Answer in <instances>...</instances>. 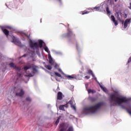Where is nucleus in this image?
<instances>
[{"mask_svg": "<svg viewBox=\"0 0 131 131\" xmlns=\"http://www.w3.org/2000/svg\"><path fill=\"white\" fill-rule=\"evenodd\" d=\"M116 14L117 15V19H118V20H119V21H121V19L119 17V14L118 13V12H117Z\"/></svg>", "mask_w": 131, "mask_h": 131, "instance_id": "27", "label": "nucleus"}, {"mask_svg": "<svg viewBox=\"0 0 131 131\" xmlns=\"http://www.w3.org/2000/svg\"><path fill=\"white\" fill-rule=\"evenodd\" d=\"M126 111L128 112V113L131 115V106H129V109L126 108Z\"/></svg>", "mask_w": 131, "mask_h": 131, "instance_id": "24", "label": "nucleus"}, {"mask_svg": "<svg viewBox=\"0 0 131 131\" xmlns=\"http://www.w3.org/2000/svg\"><path fill=\"white\" fill-rule=\"evenodd\" d=\"M91 12L92 11L85 10L84 11H81L80 13L81 14V15H85V14H89L91 13Z\"/></svg>", "mask_w": 131, "mask_h": 131, "instance_id": "18", "label": "nucleus"}, {"mask_svg": "<svg viewBox=\"0 0 131 131\" xmlns=\"http://www.w3.org/2000/svg\"><path fill=\"white\" fill-rule=\"evenodd\" d=\"M27 55L26 54H24V55L22 56V57H26Z\"/></svg>", "mask_w": 131, "mask_h": 131, "instance_id": "40", "label": "nucleus"}, {"mask_svg": "<svg viewBox=\"0 0 131 131\" xmlns=\"http://www.w3.org/2000/svg\"><path fill=\"white\" fill-rule=\"evenodd\" d=\"M130 6L129 7V9H130V10H131V3L129 4Z\"/></svg>", "mask_w": 131, "mask_h": 131, "instance_id": "39", "label": "nucleus"}, {"mask_svg": "<svg viewBox=\"0 0 131 131\" xmlns=\"http://www.w3.org/2000/svg\"><path fill=\"white\" fill-rule=\"evenodd\" d=\"M54 74L56 76H58V77H61L62 76H61V74H60L59 73L55 72H54Z\"/></svg>", "mask_w": 131, "mask_h": 131, "instance_id": "25", "label": "nucleus"}, {"mask_svg": "<svg viewBox=\"0 0 131 131\" xmlns=\"http://www.w3.org/2000/svg\"><path fill=\"white\" fill-rule=\"evenodd\" d=\"M131 99H127L125 97H118L115 93L111 95L110 97L111 106H116L117 104L118 105H121L122 103H126V102H128Z\"/></svg>", "mask_w": 131, "mask_h": 131, "instance_id": "1", "label": "nucleus"}, {"mask_svg": "<svg viewBox=\"0 0 131 131\" xmlns=\"http://www.w3.org/2000/svg\"><path fill=\"white\" fill-rule=\"evenodd\" d=\"M59 131H66V127H65V124L63 123H62L59 125Z\"/></svg>", "mask_w": 131, "mask_h": 131, "instance_id": "8", "label": "nucleus"}, {"mask_svg": "<svg viewBox=\"0 0 131 131\" xmlns=\"http://www.w3.org/2000/svg\"><path fill=\"white\" fill-rule=\"evenodd\" d=\"M88 93L90 94V93H93V90H88Z\"/></svg>", "mask_w": 131, "mask_h": 131, "instance_id": "36", "label": "nucleus"}, {"mask_svg": "<svg viewBox=\"0 0 131 131\" xmlns=\"http://www.w3.org/2000/svg\"><path fill=\"white\" fill-rule=\"evenodd\" d=\"M63 94L62 92H59L57 93V100H62L63 99Z\"/></svg>", "mask_w": 131, "mask_h": 131, "instance_id": "12", "label": "nucleus"}, {"mask_svg": "<svg viewBox=\"0 0 131 131\" xmlns=\"http://www.w3.org/2000/svg\"><path fill=\"white\" fill-rule=\"evenodd\" d=\"M58 71H59V72H62V70H61V69H59Z\"/></svg>", "mask_w": 131, "mask_h": 131, "instance_id": "38", "label": "nucleus"}, {"mask_svg": "<svg viewBox=\"0 0 131 131\" xmlns=\"http://www.w3.org/2000/svg\"><path fill=\"white\" fill-rule=\"evenodd\" d=\"M9 66L11 68H14V69H15L16 70H18V71H21V68L18 67L17 66L15 65V63L13 62H11L9 63Z\"/></svg>", "mask_w": 131, "mask_h": 131, "instance_id": "5", "label": "nucleus"}, {"mask_svg": "<svg viewBox=\"0 0 131 131\" xmlns=\"http://www.w3.org/2000/svg\"><path fill=\"white\" fill-rule=\"evenodd\" d=\"M100 88L102 89V90H103V91H104V92L106 91V88L103 87L102 85H100Z\"/></svg>", "mask_w": 131, "mask_h": 131, "instance_id": "32", "label": "nucleus"}, {"mask_svg": "<svg viewBox=\"0 0 131 131\" xmlns=\"http://www.w3.org/2000/svg\"><path fill=\"white\" fill-rule=\"evenodd\" d=\"M77 47H78V45H77Z\"/></svg>", "mask_w": 131, "mask_h": 131, "instance_id": "45", "label": "nucleus"}, {"mask_svg": "<svg viewBox=\"0 0 131 131\" xmlns=\"http://www.w3.org/2000/svg\"><path fill=\"white\" fill-rule=\"evenodd\" d=\"M85 78H86V79H90V78H91V77L90 76H85Z\"/></svg>", "mask_w": 131, "mask_h": 131, "instance_id": "34", "label": "nucleus"}, {"mask_svg": "<svg viewBox=\"0 0 131 131\" xmlns=\"http://www.w3.org/2000/svg\"><path fill=\"white\" fill-rule=\"evenodd\" d=\"M111 19L116 26H117V25H118V22H117V20H115V17L113 15H111Z\"/></svg>", "mask_w": 131, "mask_h": 131, "instance_id": "11", "label": "nucleus"}, {"mask_svg": "<svg viewBox=\"0 0 131 131\" xmlns=\"http://www.w3.org/2000/svg\"><path fill=\"white\" fill-rule=\"evenodd\" d=\"M73 35V32L70 31L67 33L66 35L63 36V37H70V36H72Z\"/></svg>", "mask_w": 131, "mask_h": 131, "instance_id": "15", "label": "nucleus"}, {"mask_svg": "<svg viewBox=\"0 0 131 131\" xmlns=\"http://www.w3.org/2000/svg\"><path fill=\"white\" fill-rule=\"evenodd\" d=\"M55 68H57V64H56L55 66H54Z\"/></svg>", "mask_w": 131, "mask_h": 131, "instance_id": "41", "label": "nucleus"}, {"mask_svg": "<svg viewBox=\"0 0 131 131\" xmlns=\"http://www.w3.org/2000/svg\"><path fill=\"white\" fill-rule=\"evenodd\" d=\"M24 91L21 89L20 90V93H16V96H18L19 97H22L24 95Z\"/></svg>", "mask_w": 131, "mask_h": 131, "instance_id": "16", "label": "nucleus"}, {"mask_svg": "<svg viewBox=\"0 0 131 131\" xmlns=\"http://www.w3.org/2000/svg\"><path fill=\"white\" fill-rule=\"evenodd\" d=\"M49 63L51 65H54V61H53V58L51 56H49Z\"/></svg>", "mask_w": 131, "mask_h": 131, "instance_id": "19", "label": "nucleus"}, {"mask_svg": "<svg viewBox=\"0 0 131 131\" xmlns=\"http://www.w3.org/2000/svg\"><path fill=\"white\" fill-rule=\"evenodd\" d=\"M45 67L47 68V69H48V70H52V66L50 65H45Z\"/></svg>", "mask_w": 131, "mask_h": 131, "instance_id": "20", "label": "nucleus"}, {"mask_svg": "<svg viewBox=\"0 0 131 131\" xmlns=\"http://www.w3.org/2000/svg\"><path fill=\"white\" fill-rule=\"evenodd\" d=\"M66 78L68 79H73L75 78V77L70 76V75H68V76H66Z\"/></svg>", "mask_w": 131, "mask_h": 131, "instance_id": "21", "label": "nucleus"}, {"mask_svg": "<svg viewBox=\"0 0 131 131\" xmlns=\"http://www.w3.org/2000/svg\"><path fill=\"white\" fill-rule=\"evenodd\" d=\"M89 10V11H90V9H88Z\"/></svg>", "mask_w": 131, "mask_h": 131, "instance_id": "46", "label": "nucleus"}, {"mask_svg": "<svg viewBox=\"0 0 131 131\" xmlns=\"http://www.w3.org/2000/svg\"><path fill=\"white\" fill-rule=\"evenodd\" d=\"M129 23H130V19H126L124 23V28H126Z\"/></svg>", "mask_w": 131, "mask_h": 131, "instance_id": "10", "label": "nucleus"}, {"mask_svg": "<svg viewBox=\"0 0 131 131\" xmlns=\"http://www.w3.org/2000/svg\"><path fill=\"white\" fill-rule=\"evenodd\" d=\"M60 3H61V0H58Z\"/></svg>", "mask_w": 131, "mask_h": 131, "instance_id": "43", "label": "nucleus"}, {"mask_svg": "<svg viewBox=\"0 0 131 131\" xmlns=\"http://www.w3.org/2000/svg\"><path fill=\"white\" fill-rule=\"evenodd\" d=\"M88 74L92 75V76L94 78V79L97 81V78L95 77V74H94V73H93V71L91 70H88Z\"/></svg>", "mask_w": 131, "mask_h": 131, "instance_id": "13", "label": "nucleus"}, {"mask_svg": "<svg viewBox=\"0 0 131 131\" xmlns=\"http://www.w3.org/2000/svg\"><path fill=\"white\" fill-rule=\"evenodd\" d=\"M131 62V56L129 57V58L128 60L127 63H129Z\"/></svg>", "mask_w": 131, "mask_h": 131, "instance_id": "33", "label": "nucleus"}, {"mask_svg": "<svg viewBox=\"0 0 131 131\" xmlns=\"http://www.w3.org/2000/svg\"><path fill=\"white\" fill-rule=\"evenodd\" d=\"M30 47L31 49H36V50H38V48H39V46L37 42L34 43L32 41H30Z\"/></svg>", "mask_w": 131, "mask_h": 131, "instance_id": "4", "label": "nucleus"}, {"mask_svg": "<svg viewBox=\"0 0 131 131\" xmlns=\"http://www.w3.org/2000/svg\"><path fill=\"white\" fill-rule=\"evenodd\" d=\"M65 107H66V108H68V104L59 105V110H62V111H65V108H64Z\"/></svg>", "mask_w": 131, "mask_h": 131, "instance_id": "9", "label": "nucleus"}, {"mask_svg": "<svg viewBox=\"0 0 131 131\" xmlns=\"http://www.w3.org/2000/svg\"><path fill=\"white\" fill-rule=\"evenodd\" d=\"M88 100H89V101H90V102H92V103L94 102H96V101H97V99H96L94 97H91V96H90L88 98Z\"/></svg>", "mask_w": 131, "mask_h": 131, "instance_id": "17", "label": "nucleus"}, {"mask_svg": "<svg viewBox=\"0 0 131 131\" xmlns=\"http://www.w3.org/2000/svg\"><path fill=\"white\" fill-rule=\"evenodd\" d=\"M26 101L28 102H31V99L30 97H27L26 98Z\"/></svg>", "mask_w": 131, "mask_h": 131, "instance_id": "29", "label": "nucleus"}, {"mask_svg": "<svg viewBox=\"0 0 131 131\" xmlns=\"http://www.w3.org/2000/svg\"><path fill=\"white\" fill-rule=\"evenodd\" d=\"M117 1H118V0H115V2L116 3V2H117Z\"/></svg>", "mask_w": 131, "mask_h": 131, "instance_id": "42", "label": "nucleus"}, {"mask_svg": "<svg viewBox=\"0 0 131 131\" xmlns=\"http://www.w3.org/2000/svg\"><path fill=\"white\" fill-rule=\"evenodd\" d=\"M61 116H60L59 117H58V119H57V120L55 122V124H58L59 123V122H60V119H61Z\"/></svg>", "mask_w": 131, "mask_h": 131, "instance_id": "23", "label": "nucleus"}, {"mask_svg": "<svg viewBox=\"0 0 131 131\" xmlns=\"http://www.w3.org/2000/svg\"><path fill=\"white\" fill-rule=\"evenodd\" d=\"M102 106H104V102H98L95 105L87 106L83 108V112L86 114L89 113H96Z\"/></svg>", "mask_w": 131, "mask_h": 131, "instance_id": "2", "label": "nucleus"}, {"mask_svg": "<svg viewBox=\"0 0 131 131\" xmlns=\"http://www.w3.org/2000/svg\"><path fill=\"white\" fill-rule=\"evenodd\" d=\"M13 42H14L17 46H19V47H21V42L20 41L16 39V38H15V36H13Z\"/></svg>", "mask_w": 131, "mask_h": 131, "instance_id": "6", "label": "nucleus"}, {"mask_svg": "<svg viewBox=\"0 0 131 131\" xmlns=\"http://www.w3.org/2000/svg\"><path fill=\"white\" fill-rule=\"evenodd\" d=\"M67 104H70V105H71V108H72V109H73L74 110H75V111H76V107L74 105H73V100H71L69 101V102H68Z\"/></svg>", "mask_w": 131, "mask_h": 131, "instance_id": "7", "label": "nucleus"}, {"mask_svg": "<svg viewBox=\"0 0 131 131\" xmlns=\"http://www.w3.org/2000/svg\"><path fill=\"white\" fill-rule=\"evenodd\" d=\"M100 7H95L93 9L94 10H96V11H101V9H100Z\"/></svg>", "mask_w": 131, "mask_h": 131, "instance_id": "26", "label": "nucleus"}, {"mask_svg": "<svg viewBox=\"0 0 131 131\" xmlns=\"http://www.w3.org/2000/svg\"><path fill=\"white\" fill-rule=\"evenodd\" d=\"M124 17V18H126L127 17V15L126 14H125Z\"/></svg>", "mask_w": 131, "mask_h": 131, "instance_id": "37", "label": "nucleus"}, {"mask_svg": "<svg viewBox=\"0 0 131 131\" xmlns=\"http://www.w3.org/2000/svg\"><path fill=\"white\" fill-rule=\"evenodd\" d=\"M44 50L46 52H47V53H49V48H48V47H45L44 48Z\"/></svg>", "mask_w": 131, "mask_h": 131, "instance_id": "31", "label": "nucleus"}, {"mask_svg": "<svg viewBox=\"0 0 131 131\" xmlns=\"http://www.w3.org/2000/svg\"><path fill=\"white\" fill-rule=\"evenodd\" d=\"M2 31L6 36H9V34L10 33L9 30H7V29H2Z\"/></svg>", "mask_w": 131, "mask_h": 131, "instance_id": "14", "label": "nucleus"}, {"mask_svg": "<svg viewBox=\"0 0 131 131\" xmlns=\"http://www.w3.org/2000/svg\"><path fill=\"white\" fill-rule=\"evenodd\" d=\"M25 36H26V37H27L28 38H29V37H30V35H27V34H25Z\"/></svg>", "mask_w": 131, "mask_h": 131, "instance_id": "35", "label": "nucleus"}, {"mask_svg": "<svg viewBox=\"0 0 131 131\" xmlns=\"http://www.w3.org/2000/svg\"><path fill=\"white\" fill-rule=\"evenodd\" d=\"M122 108H123V109H124V107H123V106H122Z\"/></svg>", "mask_w": 131, "mask_h": 131, "instance_id": "44", "label": "nucleus"}, {"mask_svg": "<svg viewBox=\"0 0 131 131\" xmlns=\"http://www.w3.org/2000/svg\"><path fill=\"white\" fill-rule=\"evenodd\" d=\"M42 43H43V41L41 40H39V47H40V49H41V48H42Z\"/></svg>", "mask_w": 131, "mask_h": 131, "instance_id": "22", "label": "nucleus"}, {"mask_svg": "<svg viewBox=\"0 0 131 131\" xmlns=\"http://www.w3.org/2000/svg\"><path fill=\"white\" fill-rule=\"evenodd\" d=\"M67 131H73V127H70Z\"/></svg>", "mask_w": 131, "mask_h": 131, "instance_id": "30", "label": "nucleus"}, {"mask_svg": "<svg viewBox=\"0 0 131 131\" xmlns=\"http://www.w3.org/2000/svg\"><path fill=\"white\" fill-rule=\"evenodd\" d=\"M106 12L107 14H110V10H109V8L108 7H106Z\"/></svg>", "mask_w": 131, "mask_h": 131, "instance_id": "28", "label": "nucleus"}, {"mask_svg": "<svg viewBox=\"0 0 131 131\" xmlns=\"http://www.w3.org/2000/svg\"><path fill=\"white\" fill-rule=\"evenodd\" d=\"M31 68H32V73L31 74L30 73H27V74H28L27 76H28L29 77H32L33 76H34V72L35 71V72H37V67L36 66L33 65V66H31V64H29L28 66H25L24 67V70H25V71L26 72H27V71L28 70V69H31Z\"/></svg>", "mask_w": 131, "mask_h": 131, "instance_id": "3", "label": "nucleus"}]
</instances>
